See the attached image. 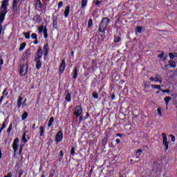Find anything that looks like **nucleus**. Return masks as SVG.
Returning <instances> with one entry per match:
<instances>
[{
  "instance_id": "864d4df0",
  "label": "nucleus",
  "mask_w": 177,
  "mask_h": 177,
  "mask_svg": "<svg viewBox=\"0 0 177 177\" xmlns=\"http://www.w3.org/2000/svg\"><path fill=\"white\" fill-rule=\"evenodd\" d=\"M4 177H12V173H8L6 176Z\"/></svg>"
},
{
  "instance_id": "09e8293b",
  "label": "nucleus",
  "mask_w": 177,
  "mask_h": 177,
  "mask_svg": "<svg viewBox=\"0 0 177 177\" xmlns=\"http://www.w3.org/2000/svg\"><path fill=\"white\" fill-rule=\"evenodd\" d=\"M53 175H55V170H53L52 172H50V176L53 177Z\"/></svg>"
},
{
  "instance_id": "c85d7f7f",
  "label": "nucleus",
  "mask_w": 177,
  "mask_h": 177,
  "mask_svg": "<svg viewBox=\"0 0 177 177\" xmlns=\"http://www.w3.org/2000/svg\"><path fill=\"white\" fill-rule=\"evenodd\" d=\"M142 30H143V27H142V26H138L136 28V32H139V34H140V32H142Z\"/></svg>"
},
{
  "instance_id": "4d7b16f0",
  "label": "nucleus",
  "mask_w": 177,
  "mask_h": 177,
  "mask_svg": "<svg viewBox=\"0 0 177 177\" xmlns=\"http://www.w3.org/2000/svg\"><path fill=\"white\" fill-rule=\"evenodd\" d=\"M101 3H102V1H95V5H100Z\"/></svg>"
},
{
  "instance_id": "6ab92c4d",
  "label": "nucleus",
  "mask_w": 177,
  "mask_h": 177,
  "mask_svg": "<svg viewBox=\"0 0 177 177\" xmlns=\"http://www.w3.org/2000/svg\"><path fill=\"white\" fill-rule=\"evenodd\" d=\"M170 67H172L173 68H175L176 67V63L174 60H170L169 62Z\"/></svg>"
},
{
  "instance_id": "13d9d810",
  "label": "nucleus",
  "mask_w": 177,
  "mask_h": 177,
  "mask_svg": "<svg viewBox=\"0 0 177 177\" xmlns=\"http://www.w3.org/2000/svg\"><path fill=\"white\" fill-rule=\"evenodd\" d=\"M2 64H3V60L0 59V66H2Z\"/></svg>"
},
{
  "instance_id": "603ef678",
  "label": "nucleus",
  "mask_w": 177,
  "mask_h": 177,
  "mask_svg": "<svg viewBox=\"0 0 177 177\" xmlns=\"http://www.w3.org/2000/svg\"><path fill=\"white\" fill-rule=\"evenodd\" d=\"M79 117H80L79 118L80 121L82 122V120H84V117L82 115H81Z\"/></svg>"
},
{
  "instance_id": "a18cd8bd",
  "label": "nucleus",
  "mask_w": 177,
  "mask_h": 177,
  "mask_svg": "<svg viewBox=\"0 0 177 177\" xmlns=\"http://www.w3.org/2000/svg\"><path fill=\"white\" fill-rule=\"evenodd\" d=\"M5 128H6V124H5V123H3L0 129V131H3V129H5Z\"/></svg>"
},
{
  "instance_id": "2eb2a0df",
  "label": "nucleus",
  "mask_w": 177,
  "mask_h": 177,
  "mask_svg": "<svg viewBox=\"0 0 177 177\" xmlns=\"http://www.w3.org/2000/svg\"><path fill=\"white\" fill-rule=\"evenodd\" d=\"M53 24L54 28H57V16H54L53 17Z\"/></svg>"
},
{
  "instance_id": "c9c22d12",
  "label": "nucleus",
  "mask_w": 177,
  "mask_h": 177,
  "mask_svg": "<svg viewBox=\"0 0 177 177\" xmlns=\"http://www.w3.org/2000/svg\"><path fill=\"white\" fill-rule=\"evenodd\" d=\"M93 21H92V19H90L88 20V27H92V24H93Z\"/></svg>"
},
{
  "instance_id": "3c124183",
  "label": "nucleus",
  "mask_w": 177,
  "mask_h": 177,
  "mask_svg": "<svg viewBox=\"0 0 177 177\" xmlns=\"http://www.w3.org/2000/svg\"><path fill=\"white\" fill-rule=\"evenodd\" d=\"M27 102V98H26L24 100V103H22V106H26V103Z\"/></svg>"
},
{
  "instance_id": "0eeeda50",
  "label": "nucleus",
  "mask_w": 177,
  "mask_h": 177,
  "mask_svg": "<svg viewBox=\"0 0 177 177\" xmlns=\"http://www.w3.org/2000/svg\"><path fill=\"white\" fill-rule=\"evenodd\" d=\"M64 70H66V60L62 59L61 64L59 66V73L60 74H63L64 73Z\"/></svg>"
},
{
  "instance_id": "37998d69",
  "label": "nucleus",
  "mask_w": 177,
  "mask_h": 177,
  "mask_svg": "<svg viewBox=\"0 0 177 177\" xmlns=\"http://www.w3.org/2000/svg\"><path fill=\"white\" fill-rule=\"evenodd\" d=\"M63 6V1H59L58 3V9H60Z\"/></svg>"
},
{
  "instance_id": "e2e57ef3",
  "label": "nucleus",
  "mask_w": 177,
  "mask_h": 177,
  "mask_svg": "<svg viewBox=\"0 0 177 177\" xmlns=\"http://www.w3.org/2000/svg\"><path fill=\"white\" fill-rule=\"evenodd\" d=\"M114 99H115V95L114 94H113L111 96V100H114Z\"/></svg>"
},
{
  "instance_id": "ddd939ff",
  "label": "nucleus",
  "mask_w": 177,
  "mask_h": 177,
  "mask_svg": "<svg viewBox=\"0 0 177 177\" xmlns=\"http://www.w3.org/2000/svg\"><path fill=\"white\" fill-rule=\"evenodd\" d=\"M155 82H160V84H162V77H161L160 75H156Z\"/></svg>"
},
{
  "instance_id": "0e129e2a",
  "label": "nucleus",
  "mask_w": 177,
  "mask_h": 177,
  "mask_svg": "<svg viewBox=\"0 0 177 177\" xmlns=\"http://www.w3.org/2000/svg\"><path fill=\"white\" fill-rule=\"evenodd\" d=\"M115 142H116V143H120V140L119 138H117V139L115 140Z\"/></svg>"
},
{
  "instance_id": "79ce46f5",
  "label": "nucleus",
  "mask_w": 177,
  "mask_h": 177,
  "mask_svg": "<svg viewBox=\"0 0 177 177\" xmlns=\"http://www.w3.org/2000/svg\"><path fill=\"white\" fill-rule=\"evenodd\" d=\"M169 56L171 59H175V54L174 53H169Z\"/></svg>"
},
{
  "instance_id": "a19ab883",
  "label": "nucleus",
  "mask_w": 177,
  "mask_h": 177,
  "mask_svg": "<svg viewBox=\"0 0 177 177\" xmlns=\"http://www.w3.org/2000/svg\"><path fill=\"white\" fill-rule=\"evenodd\" d=\"M161 92H162V93H169V89H166V90H162L160 89Z\"/></svg>"
},
{
  "instance_id": "338daca9",
  "label": "nucleus",
  "mask_w": 177,
  "mask_h": 177,
  "mask_svg": "<svg viewBox=\"0 0 177 177\" xmlns=\"http://www.w3.org/2000/svg\"><path fill=\"white\" fill-rule=\"evenodd\" d=\"M32 128V129H35V124H33Z\"/></svg>"
},
{
  "instance_id": "b1692460",
  "label": "nucleus",
  "mask_w": 177,
  "mask_h": 177,
  "mask_svg": "<svg viewBox=\"0 0 177 177\" xmlns=\"http://www.w3.org/2000/svg\"><path fill=\"white\" fill-rule=\"evenodd\" d=\"M151 88H153V89H159V91H161V86L160 85L152 84Z\"/></svg>"
},
{
  "instance_id": "4be33fe9",
  "label": "nucleus",
  "mask_w": 177,
  "mask_h": 177,
  "mask_svg": "<svg viewBox=\"0 0 177 177\" xmlns=\"http://www.w3.org/2000/svg\"><path fill=\"white\" fill-rule=\"evenodd\" d=\"M27 133H28V131L24 132L22 136L21 140L24 143H27V138H26V135H27Z\"/></svg>"
},
{
  "instance_id": "c756f323",
  "label": "nucleus",
  "mask_w": 177,
  "mask_h": 177,
  "mask_svg": "<svg viewBox=\"0 0 177 177\" xmlns=\"http://www.w3.org/2000/svg\"><path fill=\"white\" fill-rule=\"evenodd\" d=\"M26 43H22L20 45L19 50H23L26 48Z\"/></svg>"
},
{
  "instance_id": "473e14b6",
  "label": "nucleus",
  "mask_w": 177,
  "mask_h": 177,
  "mask_svg": "<svg viewBox=\"0 0 177 177\" xmlns=\"http://www.w3.org/2000/svg\"><path fill=\"white\" fill-rule=\"evenodd\" d=\"M157 111H158V114L159 117H162V113H161V109L158 108Z\"/></svg>"
},
{
  "instance_id": "412c9836",
  "label": "nucleus",
  "mask_w": 177,
  "mask_h": 177,
  "mask_svg": "<svg viewBox=\"0 0 177 177\" xmlns=\"http://www.w3.org/2000/svg\"><path fill=\"white\" fill-rule=\"evenodd\" d=\"M54 121H55V118L53 117H51L48 122V128H50V127H52Z\"/></svg>"
},
{
  "instance_id": "e433bc0d",
  "label": "nucleus",
  "mask_w": 177,
  "mask_h": 177,
  "mask_svg": "<svg viewBox=\"0 0 177 177\" xmlns=\"http://www.w3.org/2000/svg\"><path fill=\"white\" fill-rule=\"evenodd\" d=\"M71 154L72 156H74V154H75V148L72 147L71 150Z\"/></svg>"
},
{
  "instance_id": "680f3d73",
  "label": "nucleus",
  "mask_w": 177,
  "mask_h": 177,
  "mask_svg": "<svg viewBox=\"0 0 177 177\" xmlns=\"http://www.w3.org/2000/svg\"><path fill=\"white\" fill-rule=\"evenodd\" d=\"M142 151H143V150H142V149H138V150L137 151V154H139V153H142Z\"/></svg>"
},
{
  "instance_id": "7ed1b4c3",
  "label": "nucleus",
  "mask_w": 177,
  "mask_h": 177,
  "mask_svg": "<svg viewBox=\"0 0 177 177\" xmlns=\"http://www.w3.org/2000/svg\"><path fill=\"white\" fill-rule=\"evenodd\" d=\"M20 140H19V138H17L14 140L12 143V149L14 150V153H16L17 150L19 149V142Z\"/></svg>"
},
{
  "instance_id": "dca6fc26",
  "label": "nucleus",
  "mask_w": 177,
  "mask_h": 177,
  "mask_svg": "<svg viewBox=\"0 0 177 177\" xmlns=\"http://www.w3.org/2000/svg\"><path fill=\"white\" fill-rule=\"evenodd\" d=\"M37 58L42 59V48L41 47L37 51Z\"/></svg>"
},
{
  "instance_id": "58836bf2",
  "label": "nucleus",
  "mask_w": 177,
  "mask_h": 177,
  "mask_svg": "<svg viewBox=\"0 0 177 177\" xmlns=\"http://www.w3.org/2000/svg\"><path fill=\"white\" fill-rule=\"evenodd\" d=\"M37 36L36 33H32L31 35V38H32V39H37Z\"/></svg>"
},
{
  "instance_id": "f03ea898",
  "label": "nucleus",
  "mask_w": 177,
  "mask_h": 177,
  "mask_svg": "<svg viewBox=\"0 0 177 177\" xmlns=\"http://www.w3.org/2000/svg\"><path fill=\"white\" fill-rule=\"evenodd\" d=\"M162 138L163 139V141H162L163 146H165V149L167 151L169 147V142H168V138H167V134L165 133H162Z\"/></svg>"
},
{
  "instance_id": "f8f14e48",
  "label": "nucleus",
  "mask_w": 177,
  "mask_h": 177,
  "mask_svg": "<svg viewBox=\"0 0 177 177\" xmlns=\"http://www.w3.org/2000/svg\"><path fill=\"white\" fill-rule=\"evenodd\" d=\"M65 100L66 102H71V94L68 92V91H65Z\"/></svg>"
},
{
  "instance_id": "f3484780",
  "label": "nucleus",
  "mask_w": 177,
  "mask_h": 177,
  "mask_svg": "<svg viewBox=\"0 0 177 177\" xmlns=\"http://www.w3.org/2000/svg\"><path fill=\"white\" fill-rule=\"evenodd\" d=\"M21 104H23V97L21 96H19L17 100L18 109H20V107H21Z\"/></svg>"
},
{
  "instance_id": "bb28decb",
  "label": "nucleus",
  "mask_w": 177,
  "mask_h": 177,
  "mask_svg": "<svg viewBox=\"0 0 177 177\" xmlns=\"http://www.w3.org/2000/svg\"><path fill=\"white\" fill-rule=\"evenodd\" d=\"M43 32L44 35V38H48V28H46V27L44 28Z\"/></svg>"
},
{
  "instance_id": "c03bdc74",
  "label": "nucleus",
  "mask_w": 177,
  "mask_h": 177,
  "mask_svg": "<svg viewBox=\"0 0 177 177\" xmlns=\"http://www.w3.org/2000/svg\"><path fill=\"white\" fill-rule=\"evenodd\" d=\"M158 57H159V59H162V57H164V52H162L161 54H159Z\"/></svg>"
},
{
  "instance_id": "cd10ccee",
  "label": "nucleus",
  "mask_w": 177,
  "mask_h": 177,
  "mask_svg": "<svg viewBox=\"0 0 177 177\" xmlns=\"http://www.w3.org/2000/svg\"><path fill=\"white\" fill-rule=\"evenodd\" d=\"M88 3V0H82V8H85Z\"/></svg>"
},
{
  "instance_id": "a878e982",
  "label": "nucleus",
  "mask_w": 177,
  "mask_h": 177,
  "mask_svg": "<svg viewBox=\"0 0 177 177\" xmlns=\"http://www.w3.org/2000/svg\"><path fill=\"white\" fill-rule=\"evenodd\" d=\"M164 100L166 103V105L168 106V104H169V101L171 100V97H165Z\"/></svg>"
},
{
  "instance_id": "393cba45",
  "label": "nucleus",
  "mask_w": 177,
  "mask_h": 177,
  "mask_svg": "<svg viewBox=\"0 0 177 177\" xmlns=\"http://www.w3.org/2000/svg\"><path fill=\"white\" fill-rule=\"evenodd\" d=\"M8 95H9V92H8V88H6L3 91L2 96H3V99H5V96H8Z\"/></svg>"
},
{
  "instance_id": "f704fd0d",
  "label": "nucleus",
  "mask_w": 177,
  "mask_h": 177,
  "mask_svg": "<svg viewBox=\"0 0 177 177\" xmlns=\"http://www.w3.org/2000/svg\"><path fill=\"white\" fill-rule=\"evenodd\" d=\"M24 35L26 39H30V32H25Z\"/></svg>"
},
{
  "instance_id": "5701e85b",
  "label": "nucleus",
  "mask_w": 177,
  "mask_h": 177,
  "mask_svg": "<svg viewBox=\"0 0 177 177\" xmlns=\"http://www.w3.org/2000/svg\"><path fill=\"white\" fill-rule=\"evenodd\" d=\"M40 129V136H44V133H45V127H44L43 126H41L39 127Z\"/></svg>"
},
{
  "instance_id": "bf43d9fd",
  "label": "nucleus",
  "mask_w": 177,
  "mask_h": 177,
  "mask_svg": "<svg viewBox=\"0 0 177 177\" xmlns=\"http://www.w3.org/2000/svg\"><path fill=\"white\" fill-rule=\"evenodd\" d=\"M116 136H118L119 138H122V134L118 133V134H116Z\"/></svg>"
},
{
  "instance_id": "423d86ee",
  "label": "nucleus",
  "mask_w": 177,
  "mask_h": 177,
  "mask_svg": "<svg viewBox=\"0 0 177 177\" xmlns=\"http://www.w3.org/2000/svg\"><path fill=\"white\" fill-rule=\"evenodd\" d=\"M62 140H63V132L58 131L55 136V142L59 143V142H62Z\"/></svg>"
},
{
  "instance_id": "774afa93",
  "label": "nucleus",
  "mask_w": 177,
  "mask_h": 177,
  "mask_svg": "<svg viewBox=\"0 0 177 177\" xmlns=\"http://www.w3.org/2000/svg\"><path fill=\"white\" fill-rule=\"evenodd\" d=\"M174 57H177V53H174Z\"/></svg>"
},
{
  "instance_id": "4468645a",
  "label": "nucleus",
  "mask_w": 177,
  "mask_h": 177,
  "mask_svg": "<svg viewBox=\"0 0 177 177\" xmlns=\"http://www.w3.org/2000/svg\"><path fill=\"white\" fill-rule=\"evenodd\" d=\"M68 15H70V7L69 6H67L65 8L64 11V17L65 19H67L68 17Z\"/></svg>"
},
{
  "instance_id": "5fc2aeb1",
  "label": "nucleus",
  "mask_w": 177,
  "mask_h": 177,
  "mask_svg": "<svg viewBox=\"0 0 177 177\" xmlns=\"http://www.w3.org/2000/svg\"><path fill=\"white\" fill-rule=\"evenodd\" d=\"M26 54L30 56V55H31V53H30V50H27Z\"/></svg>"
},
{
  "instance_id": "8fccbe9b",
  "label": "nucleus",
  "mask_w": 177,
  "mask_h": 177,
  "mask_svg": "<svg viewBox=\"0 0 177 177\" xmlns=\"http://www.w3.org/2000/svg\"><path fill=\"white\" fill-rule=\"evenodd\" d=\"M2 102H3V96H1L0 98V106L2 104Z\"/></svg>"
},
{
  "instance_id": "72a5a7b5",
  "label": "nucleus",
  "mask_w": 177,
  "mask_h": 177,
  "mask_svg": "<svg viewBox=\"0 0 177 177\" xmlns=\"http://www.w3.org/2000/svg\"><path fill=\"white\" fill-rule=\"evenodd\" d=\"M93 97H94V99H98L99 98V94H97V93H93Z\"/></svg>"
},
{
  "instance_id": "6e6552de",
  "label": "nucleus",
  "mask_w": 177,
  "mask_h": 177,
  "mask_svg": "<svg viewBox=\"0 0 177 177\" xmlns=\"http://www.w3.org/2000/svg\"><path fill=\"white\" fill-rule=\"evenodd\" d=\"M41 58H37V57H36L35 59L37 70H39V68H41V67H42V62H41Z\"/></svg>"
},
{
  "instance_id": "2f4dec72",
  "label": "nucleus",
  "mask_w": 177,
  "mask_h": 177,
  "mask_svg": "<svg viewBox=\"0 0 177 177\" xmlns=\"http://www.w3.org/2000/svg\"><path fill=\"white\" fill-rule=\"evenodd\" d=\"M121 41V37H115L114 39L115 44H118V42H120Z\"/></svg>"
},
{
  "instance_id": "ea45409f",
  "label": "nucleus",
  "mask_w": 177,
  "mask_h": 177,
  "mask_svg": "<svg viewBox=\"0 0 177 177\" xmlns=\"http://www.w3.org/2000/svg\"><path fill=\"white\" fill-rule=\"evenodd\" d=\"M12 124H10L9 125V127H8V130H7V132H8V133L12 131Z\"/></svg>"
},
{
  "instance_id": "052dcab7",
  "label": "nucleus",
  "mask_w": 177,
  "mask_h": 177,
  "mask_svg": "<svg viewBox=\"0 0 177 177\" xmlns=\"http://www.w3.org/2000/svg\"><path fill=\"white\" fill-rule=\"evenodd\" d=\"M22 151H23V147H20L19 154L21 153Z\"/></svg>"
},
{
  "instance_id": "f257e3e1",
  "label": "nucleus",
  "mask_w": 177,
  "mask_h": 177,
  "mask_svg": "<svg viewBox=\"0 0 177 177\" xmlns=\"http://www.w3.org/2000/svg\"><path fill=\"white\" fill-rule=\"evenodd\" d=\"M8 6H9V0H3L1 3V13L0 14V24L1 25L5 20V16L8 13Z\"/></svg>"
},
{
  "instance_id": "39448f33",
  "label": "nucleus",
  "mask_w": 177,
  "mask_h": 177,
  "mask_svg": "<svg viewBox=\"0 0 177 177\" xmlns=\"http://www.w3.org/2000/svg\"><path fill=\"white\" fill-rule=\"evenodd\" d=\"M74 114H75V115H76V117H80V115H82V107H81V106H77L75 108Z\"/></svg>"
},
{
  "instance_id": "6e6d98bb",
  "label": "nucleus",
  "mask_w": 177,
  "mask_h": 177,
  "mask_svg": "<svg viewBox=\"0 0 177 177\" xmlns=\"http://www.w3.org/2000/svg\"><path fill=\"white\" fill-rule=\"evenodd\" d=\"M149 80H150V81H152V82L156 81L155 77H151L149 78Z\"/></svg>"
},
{
  "instance_id": "20e7f679",
  "label": "nucleus",
  "mask_w": 177,
  "mask_h": 177,
  "mask_svg": "<svg viewBox=\"0 0 177 177\" xmlns=\"http://www.w3.org/2000/svg\"><path fill=\"white\" fill-rule=\"evenodd\" d=\"M27 71H28V67L27 66V65L24 64L22 65V67L19 71V74L20 75L24 77V75H26V74H27Z\"/></svg>"
},
{
  "instance_id": "7c9ffc66",
  "label": "nucleus",
  "mask_w": 177,
  "mask_h": 177,
  "mask_svg": "<svg viewBox=\"0 0 177 177\" xmlns=\"http://www.w3.org/2000/svg\"><path fill=\"white\" fill-rule=\"evenodd\" d=\"M45 28H44V26H41L39 27L38 31L41 34V32H44V30Z\"/></svg>"
},
{
  "instance_id": "9d476101",
  "label": "nucleus",
  "mask_w": 177,
  "mask_h": 177,
  "mask_svg": "<svg viewBox=\"0 0 177 177\" xmlns=\"http://www.w3.org/2000/svg\"><path fill=\"white\" fill-rule=\"evenodd\" d=\"M109 23H110V19H109V18H104L102 21L100 27H102V26H104V27H107V26H109Z\"/></svg>"
},
{
  "instance_id": "1a4fd4ad",
  "label": "nucleus",
  "mask_w": 177,
  "mask_h": 177,
  "mask_svg": "<svg viewBox=\"0 0 177 177\" xmlns=\"http://www.w3.org/2000/svg\"><path fill=\"white\" fill-rule=\"evenodd\" d=\"M19 1L20 0H13L12 9L15 13L16 12H17V10H19V8L17 7V3H19Z\"/></svg>"
},
{
  "instance_id": "aec40b11",
  "label": "nucleus",
  "mask_w": 177,
  "mask_h": 177,
  "mask_svg": "<svg viewBox=\"0 0 177 177\" xmlns=\"http://www.w3.org/2000/svg\"><path fill=\"white\" fill-rule=\"evenodd\" d=\"M27 117H28V113H27L26 111H25L22 115H21V120L22 121H24V120H27Z\"/></svg>"
},
{
  "instance_id": "69168bd1",
  "label": "nucleus",
  "mask_w": 177,
  "mask_h": 177,
  "mask_svg": "<svg viewBox=\"0 0 177 177\" xmlns=\"http://www.w3.org/2000/svg\"><path fill=\"white\" fill-rule=\"evenodd\" d=\"M35 45H37L38 44V40H36L34 41Z\"/></svg>"
},
{
  "instance_id": "4c0bfd02",
  "label": "nucleus",
  "mask_w": 177,
  "mask_h": 177,
  "mask_svg": "<svg viewBox=\"0 0 177 177\" xmlns=\"http://www.w3.org/2000/svg\"><path fill=\"white\" fill-rule=\"evenodd\" d=\"M36 3L39 6V8H41V6H42V3L41 2V0H37Z\"/></svg>"
},
{
  "instance_id": "a211bd4d",
  "label": "nucleus",
  "mask_w": 177,
  "mask_h": 177,
  "mask_svg": "<svg viewBox=\"0 0 177 177\" xmlns=\"http://www.w3.org/2000/svg\"><path fill=\"white\" fill-rule=\"evenodd\" d=\"M78 77V70L77 69V67H75L73 69V80H77V77Z\"/></svg>"
},
{
  "instance_id": "9b49d317",
  "label": "nucleus",
  "mask_w": 177,
  "mask_h": 177,
  "mask_svg": "<svg viewBox=\"0 0 177 177\" xmlns=\"http://www.w3.org/2000/svg\"><path fill=\"white\" fill-rule=\"evenodd\" d=\"M43 50L44 53V56H48V53H49V45L45 44L43 47Z\"/></svg>"
},
{
  "instance_id": "de8ad7c7",
  "label": "nucleus",
  "mask_w": 177,
  "mask_h": 177,
  "mask_svg": "<svg viewBox=\"0 0 177 177\" xmlns=\"http://www.w3.org/2000/svg\"><path fill=\"white\" fill-rule=\"evenodd\" d=\"M2 30H3V26H2V24H0V36L2 34Z\"/></svg>"
},
{
  "instance_id": "49530a36",
  "label": "nucleus",
  "mask_w": 177,
  "mask_h": 177,
  "mask_svg": "<svg viewBox=\"0 0 177 177\" xmlns=\"http://www.w3.org/2000/svg\"><path fill=\"white\" fill-rule=\"evenodd\" d=\"M170 138H171V142H175L176 138L175 136H174L173 135H169Z\"/></svg>"
}]
</instances>
